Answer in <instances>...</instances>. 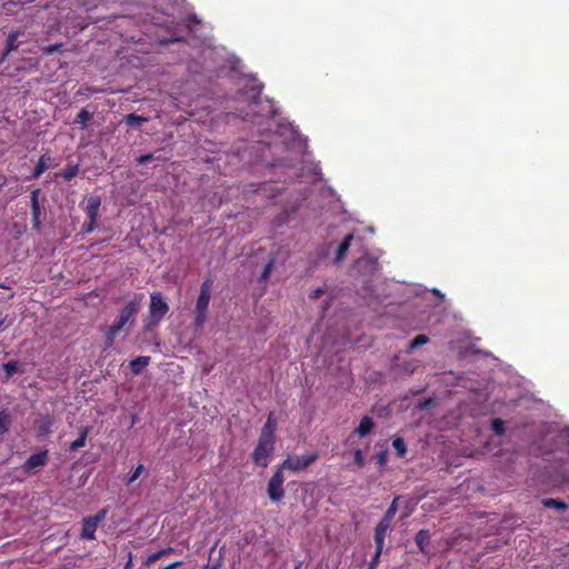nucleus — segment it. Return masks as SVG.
<instances>
[{
    "instance_id": "cd10ccee",
    "label": "nucleus",
    "mask_w": 569,
    "mask_h": 569,
    "mask_svg": "<svg viewBox=\"0 0 569 569\" xmlns=\"http://www.w3.org/2000/svg\"><path fill=\"white\" fill-rule=\"evenodd\" d=\"M491 430L497 436H502L505 433V422L500 418H496L491 422Z\"/></svg>"
},
{
    "instance_id": "6ab92c4d",
    "label": "nucleus",
    "mask_w": 569,
    "mask_h": 569,
    "mask_svg": "<svg viewBox=\"0 0 569 569\" xmlns=\"http://www.w3.org/2000/svg\"><path fill=\"white\" fill-rule=\"evenodd\" d=\"M88 433H89V427H82L79 431V437L69 445L68 450L76 451V450L84 447Z\"/></svg>"
},
{
    "instance_id": "58836bf2",
    "label": "nucleus",
    "mask_w": 569,
    "mask_h": 569,
    "mask_svg": "<svg viewBox=\"0 0 569 569\" xmlns=\"http://www.w3.org/2000/svg\"><path fill=\"white\" fill-rule=\"evenodd\" d=\"M11 325V321L8 322V315H3L0 312V332L6 330Z\"/></svg>"
},
{
    "instance_id": "a18cd8bd",
    "label": "nucleus",
    "mask_w": 569,
    "mask_h": 569,
    "mask_svg": "<svg viewBox=\"0 0 569 569\" xmlns=\"http://www.w3.org/2000/svg\"><path fill=\"white\" fill-rule=\"evenodd\" d=\"M160 550H161V552H163V556H166V555H168V553L172 552V551H173V548H171V547H167V548H163V549H160Z\"/></svg>"
},
{
    "instance_id": "f3484780",
    "label": "nucleus",
    "mask_w": 569,
    "mask_h": 569,
    "mask_svg": "<svg viewBox=\"0 0 569 569\" xmlns=\"http://www.w3.org/2000/svg\"><path fill=\"white\" fill-rule=\"evenodd\" d=\"M389 528H390L389 526H383V523H380V522H378V525L376 526L373 539H375V545H376L377 550L382 551L383 545H385L386 532Z\"/></svg>"
},
{
    "instance_id": "6e6552de",
    "label": "nucleus",
    "mask_w": 569,
    "mask_h": 569,
    "mask_svg": "<svg viewBox=\"0 0 569 569\" xmlns=\"http://www.w3.org/2000/svg\"><path fill=\"white\" fill-rule=\"evenodd\" d=\"M20 38H27L24 30L17 29V30H12V31L9 32L8 38H7V42H6V47H4V51H3L2 57L0 59L1 62L6 61L8 59V57H9V54L12 51L18 50L20 44L22 42H24V40H21Z\"/></svg>"
},
{
    "instance_id": "f704fd0d",
    "label": "nucleus",
    "mask_w": 569,
    "mask_h": 569,
    "mask_svg": "<svg viewBox=\"0 0 569 569\" xmlns=\"http://www.w3.org/2000/svg\"><path fill=\"white\" fill-rule=\"evenodd\" d=\"M61 47H62V43L49 44V46L42 47L41 51L43 54L49 56V54H52L53 52L58 51Z\"/></svg>"
},
{
    "instance_id": "a19ab883",
    "label": "nucleus",
    "mask_w": 569,
    "mask_h": 569,
    "mask_svg": "<svg viewBox=\"0 0 569 569\" xmlns=\"http://www.w3.org/2000/svg\"><path fill=\"white\" fill-rule=\"evenodd\" d=\"M362 262H366L368 263L372 270H377V267H378V263L377 261H373L371 259H368V260H358L357 263L360 266Z\"/></svg>"
},
{
    "instance_id": "72a5a7b5",
    "label": "nucleus",
    "mask_w": 569,
    "mask_h": 569,
    "mask_svg": "<svg viewBox=\"0 0 569 569\" xmlns=\"http://www.w3.org/2000/svg\"><path fill=\"white\" fill-rule=\"evenodd\" d=\"M381 553H382L381 550H377V549L375 550V553H373L367 569H376L377 568V566L380 562Z\"/></svg>"
},
{
    "instance_id": "4c0bfd02",
    "label": "nucleus",
    "mask_w": 569,
    "mask_h": 569,
    "mask_svg": "<svg viewBox=\"0 0 569 569\" xmlns=\"http://www.w3.org/2000/svg\"><path fill=\"white\" fill-rule=\"evenodd\" d=\"M162 557H163V552H161V550H158V551H156V552L151 553V555L148 557V559H147L146 563H147V565L153 563V562L158 561V560H159L160 558H162Z\"/></svg>"
},
{
    "instance_id": "473e14b6",
    "label": "nucleus",
    "mask_w": 569,
    "mask_h": 569,
    "mask_svg": "<svg viewBox=\"0 0 569 569\" xmlns=\"http://www.w3.org/2000/svg\"><path fill=\"white\" fill-rule=\"evenodd\" d=\"M97 224L98 220L88 219V221H86L81 227L82 233L92 232L97 228Z\"/></svg>"
},
{
    "instance_id": "c756f323",
    "label": "nucleus",
    "mask_w": 569,
    "mask_h": 569,
    "mask_svg": "<svg viewBox=\"0 0 569 569\" xmlns=\"http://www.w3.org/2000/svg\"><path fill=\"white\" fill-rule=\"evenodd\" d=\"M119 332H113L111 328L107 329L106 337H104V350L111 348L114 343V339Z\"/></svg>"
},
{
    "instance_id": "b1692460",
    "label": "nucleus",
    "mask_w": 569,
    "mask_h": 569,
    "mask_svg": "<svg viewBox=\"0 0 569 569\" xmlns=\"http://www.w3.org/2000/svg\"><path fill=\"white\" fill-rule=\"evenodd\" d=\"M6 373V378L9 379L13 373L19 371V362L17 360H10L2 366Z\"/></svg>"
},
{
    "instance_id": "5701e85b",
    "label": "nucleus",
    "mask_w": 569,
    "mask_h": 569,
    "mask_svg": "<svg viewBox=\"0 0 569 569\" xmlns=\"http://www.w3.org/2000/svg\"><path fill=\"white\" fill-rule=\"evenodd\" d=\"M147 121V118L136 113H129L124 117V122L130 127H139Z\"/></svg>"
},
{
    "instance_id": "a211bd4d",
    "label": "nucleus",
    "mask_w": 569,
    "mask_h": 569,
    "mask_svg": "<svg viewBox=\"0 0 569 569\" xmlns=\"http://www.w3.org/2000/svg\"><path fill=\"white\" fill-rule=\"evenodd\" d=\"M398 500H399V497H396L392 500L391 505L389 506V508L385 512L383 517L379 521L380 523H383V526H389V527L391 526L392 520L398 511Z\"/></svg>"
},
{
    "instance_id": "412c9836",
    "label": "nucleus",
    "mask_w": 569,
    "mask_h": 569,
    "mask_svg": "<svg viewBox=\"0 0 569 569\" xmlns=\"http://www.w3.org/2000/svg\"><path fill=\"white\" fill-rule=\"evenodd\" d=\"M541 503L546 508H555L559 511H565L567 509L566 502L553 498H545L541 500Z\"/></svg>"
},
{
    "instance_id": "423d86ee",
    "label": "nucleus",
    "mask_w": 569,
    "mask_h": 569,
    "mask_svg": "<svg viewBox=\"0 0 569 569\" xmlns=\"http://www.w3.org/2000/svg\"><path fill=\"white\" fill-rule=\"evenodd\" d=\"M108 513L107 508H102L93 516H88L82 519V528L80 537L86 540H93L99 523L106 518Z\"/></svg>"
},
{
    "instance_id": "4be33fe9",
    "label": "nucleus",
    "mask_w": 569,
    "mask_h": 569,
    "mask_svg": "<svg viewBox=\"0 0 569 569\" xmlns=\"http://www.w3.org/2000/svg\"><path fill=\"white\" fill-rule=\"evenodd\" d=\"M392 447L396 450L398 457H405L407 453V443L401 437H397L392 440Z\"/></svg>"
},
{
    "instance_id": "c9c22d12",
    "label": "nucleus",
    "mask_w": 569,
    "mask_h": 569,
    "mask_svg": "<svg viewBox=\"0 0 569 569\" xmlns=\"http://www.w3.org/2000/svg\"><path fill=\"white\" fill-rule=\"evenodd\" d=\"M273 263H274V261H273V260H270V261L264 266V268H263V270H262V273H261V277H260V279H261V280H266V279H268V278H269V276H270V273H271V271H272V268H273Z\"/></svg>"
},
{
    "instance_id": "e433bc0d",
    "label": "nucleus",
    "mask_w": 569,
    "mask_h": 569,
    "mask_svg": "<svg viewBox=\"0 0 569 569\" xmlns=\"http://www.w3.org/2000/svg\"><path fill=\"white\" fill-rule=\"evenodd\" d=\"M353 461L358 467H362L365 465V457L360 449H357L353 453Z\"/></svg>"
},
{
    "instance_id": "49530a36",
    "label": "nucleus",
    "mask_w": 569,
    "mask_h": 569,
    "mask_svg": "<svg viewBox=\"0 0 569 569\" xmlns=\"http://www.w3.org/2000/svg\"><path fill=\"white\" fill-rule=\"evenodd\" d=\"M203 569H217V566L206 565Z\"/></svg>"
},
{
    "instance_id": "2eb2a0df",
    "label": "nucleus",
    "mask_w": 569,
    "mask_h": 569,
    "mask_svg": "<svg viewBox=\"0 0 569 569\" xmlns=\"http://www.w3.org/2000/svg\"><path fill=\"white\" fill-rule=\"evenodd\" d=\"M375 428V422L372 420L371 417L369 416H365L361 418L358 427L355 429V433L360 437V438H363L366 436H368Z\"/></svg>"
},
{
    "instance_id": "4468645a",
    "label": "nucleus",
    "mask_w": 569,
    "mask_h": 569,
    "mask_svg": "<svg viewBox=\"0 0 569 569\" xmlns=\"http://www.w3.org/2000/svg\"><path fill=\"white\" fill-rule=\"evenodd\" d=\"M430 539H431V535H430L429 530L421 529L416 533L415 541H416L419 550L425 555L429 553L428 547L430 545Z\"/></svg>"
},
{
    "instance_id": "aec40b11",
    "label": "nucleus",
    "mask_w": 569,
    "mask_h": 569,
    "mask_svg": "<svg viewBox=\"0 0 569 569\" xmlns=\"http://www.w3.org/2000/svg\"><path fill=\"white\" fill-rule=\"evenodd\" d=\"M11 425V415L8 409L0 411V436L6 433Z\"/></svg>"
},
{
    "instance_id": "1a4fd4ad",
    "label": "nucleus",
    "mask_w": 569,
    "mask_h": 569,
    "mask_svg": "<svg viewBox=\"0 0 569 569\" xmlns=\"http://www.w3.org/2000/svg\"><path fill=\"white\" fill-rule=\"evenodd\" d=\"M48 450H40L36 453H32L23 463L24 472H31L38 468H41L48 463Z\"/></svg>"
},
{
    "instance_id": "f03ea898",
    "label": "nucleus",
    "mask_w": 569,
    "mask_h": 569,
    "mask_svg": "<svg viewBox=\"0 0 569 569\" xmlns=\"http://www.w3.org/2000/svg\"><path fill=\"white\" fill-rule=\"evenodd\" d=\"M168 312L169 305L162 293L160 291L151 292L148 315L143 325L144 330L151 331L157 328Z\"/></svg>"
},
{
    "instance_id": "f8f14e48",
    "label": "nucleus",
    "mask_w": 569,
    "mask_h": 569,
    "mask_svg": "<svg viewBox=\"0 0 569 569\" xmlns=\"http://www.w3.org/2000/svg\"><path fill=\"white\" fill-rule=\"evenodd\" d=\"M101 206V199L99 196H91L86 206V214L88 219L98 220L99 217V209Z\"/></svg>"
},
{
    "instance_id": "a878e982",
    "label": "nucleus",
    "mask_w": 569,
    "mask_h": 569,
    "mask_svg": "<svg viewBox=\"0 0 569 569\" xmlns=\"http://www.w3.org/2000/svg\"><path fill=\"white\" fill-rule=\"evenodd\" d=\"M48 162L44 156H41L37 166L33 170V178H39L47 169H48Z\"/></svg>"
},
{
    "instance_id": "bb28decb",
    "label": "nucleus",
    "mask_w": 569,
    "mask_h": 569,
    "mask_svg": "<svg viewBox=\"0 0 569 569\" xmlns=\"http://www.w3.org/2000/svg\"><path fill=\"white\" fill-rule=\"evenodd\" d=\"M144 470V467L143 465H138L133 470L132 472L128 476V478L126 479V485L127 486H130L131 483H133L140 476L141 473L143 472Z\"/></svg>"
},
{
    "instance_id": "9d476101",
    "label": "nucleus",
    "mask_w": 569,
    "mask_h": 569,
    "mask_svg": "<svg viewBox=\"0 0 569 569\" xmlns=\"http://www.w3.org/2000/svg\"><path fill=\"white\" fill-rule=\"evenodd\" d=\"M39 194L40 189H34L31 191L30 196V204H31V216H32V228L37 231L41 229V208L39 203Z\"/></svg>"
},
{
    "instance_id": "c03bdc74",
    "label": "nucleus",
    "mask_w": 569,
    "mask_h": 569,
    "mask_svg": "<svg viewBox=\"0 0 569 569\" xmlns=\"http://www.w3.org/2000/svg\"><path fill=\"white\" fill-rule=\"evenodd\" d=\"M260 101V90L257 91L252 97V103L257 104Z\"/></svg>"
},
{
    "instance_id": "09e8293b",
    "label": "nucleus",
    "mask_w": 569,
    "mask_h": 569,
    "mask_svg": "<svg viewBox=\"0 0 569 569\" xmlns=\"http://www.w3.org/2000/svg\"><path fill=\"white\" fill-rule=\"evenodd\" d=\"M567 479L569 480V475L567 476Z\"/></svg>"
},
{
    "instance_id": "9b49d317",
    "label": "nucleus",
    "mask_w": 569,
    "mask_h": 569,
    "mask_svg": "<svg viewBox=\"0 0 569 569\" xmlns=\"http://www.w3.org/2000/svg\"><path fill=\"white\" fill-rule=\"evenodd\" d=\"M353 238H355V236L352 232H349L348 234H346L343 237L341 243L338 246V248L336 250V257H335L336 263L342 261L347 257V253L350 249Z\"/></svg>"
},
{
    "instance_id": "ea45409f",
    "label": "nucleus",
    "mask_w": 569,
    "mask_h": 569,
    "mask_svg": "<svg viewBox=\"0 0 569 569\" xmlns=\"http://www.w3.org/2000/svg\"><path fill=\"white\" fill-rule=\"evenodd\" d=\"M377 465L383 467L387 463V451H380L376 456Z\"/></svg>"
},
{
    "instance_id": "f257e3e1",
    "label": "nucleus",
    "mask_w": 569,
    "mask_h": 569,
    "mask_svg": "<svg viewBox=\"0 0 569 569\" xmlns=\"http://www.w3.org/2000/svg\"><path fill=\"white\" fill-rule=\"evenodd\" d=\"M213 287V280L207 278L200 286V291L196 300L193 321L194 329H202L208 319V308L211 299V292Z\"/></svg>"
},
{
    "instance_id": "7c9ffc66",
    "label": "nucleus",
    "mask_w": 569,
    "mask_h": 569,
    "mask_svg": "<svg viewBox=\"0 0 569 569\" xmlns=\"http://www.w3.org/2000/svg\"><path fill=\"white\" fill-rule=\"evenodd\" d=\"M428 341H429V338L426 335H418L410 341L409 348L416 349V348L427 343Z\"/></svg>"
},
{
    "instance_id": "393cba45",
    "label": "nucleus",
    "mask_w": 569,
    "mask_h": 569,
    "mask_svg": "<svg viewBox=\"0 0 569 569\" xmlns=\"http://www.w3.org/2000/svg\"><path fill=\"white\" fill-rule=\"evenodd\" d=\"M78 172H79V164H69L60 174L66 181H70L72 178H74L78 174Z\"/></svg>"
},
{
    "instance_id": "ddd939ff",
    "label": "nucleus",
    "mask_w": 569,
    "mask_h": 569,
    "mask_svg": "<svg viewBox=\"0 0 569 569\" xmlns=\"http://www.w3.org/2000/svg\"><path fill=\"white\" fill-rule=\"evenodd\" d=\"M276 429H277V421L273 418V413L270 412L267 418V421L264 422V425L260 431L259 437L266 438V439H271V440L276 441V436H274Z\"/></svg>"
},
{
    "instance_id": "37998d69",
    "label": "nucleus",
    "mask_w": 569,
    "mask_h": 569,
    "mask_svg": "<svg viewBox=\"0 0 569 569\" xmlns=\"http://www.w3.org/2000/svg\"><path fill=\"white\" fill-rule=\"evenodd\" d=\"M323 293H325V290L322 288H317L316 290L312 291V293L310 295V298L311 299H318Z\"/></svg>"
},
{
    "instance_id": "dca6fc26",
    "label": "nucleus",
    "mask_w": 569,
    "mask_h": 569,
    "mask_svg": "<svg viewBox=\"0 0 569 569\" xmlns=\"http://www.w3.org/2000/svg\"><path fill=\"white\" fill-rule=\"evenodd\" d=\"M150 363L149 356H139L132 359L129 363V368L133 375H140L142 370Z\"/></svg>"
},
{
    "instance_id": "79ce46f5",
    "label": "nucleus",
    "mask_w": 569,
    "mask_h": 569,
    "mask_svg": "<svg viewBox=\"0 0 569 569\" xmlns=\"http://www.w3.org/2000/svg\"><path fill=\"white\" fill-rule=\"evenodd\" d=\"M152 158H153V156L151 153L142 154L138 158V162L146 163V162H149L150 160H152Z\"/></svg>"
},
{
    "instance_id": "39448f33",
    "label": "nucleus",
    "mask_w": 569,
    "mask_h": 569,
    "mask_svg": "<svg viewBox=\"0 0 569 569\" xmlns=\"http://www.w3.org/2000/svg\"><path fill=\"white\" fill-rule=\"evenodd\" d=\"M284 476L283 470L277 467L272 477L269 479L267 493L271 501L279 502L284 498V489H283Z\"/></svg>"
},
{
    "instance_id": "de8ad7c7",
    "label": "nucleus",
    "mask_w": 569,
    "mask_h": 569,
    "mask_svg": "<svg viewBox=\"0 0 569 569\" xmlns=\"http://www.w3.org/2000/svg\"><path fill=\"white\" fill-rule=\"evenodd\" d=\"M300 568H301V562H299V563L295 567V569H300Z\"/></svg>"
},
{
    "instance_id": "2f4dec72",
    "label": "nucleus",
    "mask_w": 569,
    "mask_h": 569,
    "mask_svg": "<svg viewBox=\"0 0 569 569\" xmlns=\"http://www.w3.org/2000/svg\"><path fill=\"white\" fill-rule=\"evenodd\" d=\"M127 325L130 323L122 317L118 316L117 320L109 328H111L113 332H120Z\"/></svg>"
},
{
    "instance_id": "c85d7f7f",
    "label": "nucleus",
    "mask_w": 569,
    "mask_h": 569,
    "mask_svg": "<svg viewBox=\"0 0 569 569\" xmlns=\"http://www.w3.org/2000/svg\"><path fill=\"white\" fill-rule=\"evenodd\" d=\"M91 119V113L87 109H81L77 114L76 122L81 123L82 127H86L88 121Z\"/></svg>"
},
{
    "instance_id": "7ed1b4c3",
    "label": "nucleus",
    "mask_w": 569,
    "mask_h": 569,
    "mask_svg": "<svg viewBox=\"0 0 569 569\" xmlns=\"http://www.w3.org/2000/svg\"><path fill=\"white\" fill-rule=\"evenodd\" d=\"M319 459V452L312 451L306 455L287 456L286 459L278 466L282 470H289L293 473L301 472L308 469L312 463Z\"/></svg>"
},
{
    "instance_id": "20e7f679",
    "label": "nucleus",
    "mask_w": 569,
    "mask_h": 569,
    "mask_svg": "<svg viewBox=\"0 0 569 569\" xmlns=\"http://www.w3.org/2000/svg\"><path fill=\"white\" fill-rule=\"evenodd\" d=\"M274 440L258 438V443L252 451L251 458L256 466L266 468L269 465V458L274 451Z\"/></svg>"
},
{
    "instance_id": "0eeeda50",
    "label": "nucleus",
    "mask_w": 569,
    "mask_h": 569,
    "mask_svg": "<svg viewBox=\"0 0 569 569\" xmlns=\"http://www.w3.org/2000/svg\"><path fill=\"white\" fill-rule=\"evenodd\" d=\"M142 299V293L134 295V297L130 299L126 303V306L120 310L119 316L127 320L130 325H133L134 318L141 308Z\"/></svg>"
}]
</instances>
